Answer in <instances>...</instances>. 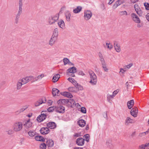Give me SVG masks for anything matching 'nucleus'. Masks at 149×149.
Wrapping results in <instances>:
<instances>
[{"label":"nucleus","mask_w":149,"mask_h":149,"mask_svg":"<svg viewBox=\"0 0 149 149\" xmlns=\"http://www.w3.org/2000/svg\"><path fill=\"white\" fill-rule=\"evenodd\" d=\"M56 111L58 113H61L65 112V107L61 105L57 107H55Z\"/></svg>","instance_id":"obj_7"},{"label":"nucleus","mask_w":149,"mask_h":149,"mask_svg":"<svg viewBox=\"0 0 149 149\" xmlns=\"http://www.w3.org/2000/svg\"><path fill=\"white\" fill-rule=\"evenodd\" d=\"M66 8V7L65 6H63L60 9V12H62V11H63L64 10H65Z\"/></svg>","instance_id":"obj_59"},{"label":"nucleus","mask_w":149,"mask_h":149,"mask_svg":"<svg viewBox=\"0 0 149 149\" xmlns=\"http://www.w3.org/2000/svg\"><path fill=\"white\" fill-rule=\"evenodd\" d=\"M106 45L107 46V47L108 48L110 49H112L113 47V46L112 44L110 43L106 42Z\"/></svg>","instance_id":"obj_45"},{"label":"nucleus","mask_w":149,"mask_h":149,"mask_svg":"<svg viewBox=\"0 0 149 149\" xmlns=\"http://www.w3.org/2000/svg\"><path fill=\"white\" fill-rule=\"evenodd\" d=\"M113 46L115 50L117 52H119L120 51V46L118 44L117 42L116 41H113Z\"/></svg>","instance_id":"obj_12"},{"label":"nucleus","mask_w":149,"mask_h":149,"mask_svg":"<svg viewBox=\"0 0 149 149\" xmlns=\"http://www.w3.org/2000/svg\"><path fill=\"white\" fill-rule=\"evenodd\" d=\"M98 55H99V58H103V55H102V54L100 52H99V53Z\"/></svg>","instance_id":"obj_63"},{"label":"nucleus","mask_w":149,"mask_h":149,"mask_svg":"<svg viewBox=\"0 0 149 149\" xmlns=\"http://www.w3.org/2000/svg\"><path fill=\"white\" fill-rule=\"evenodd\" d=\"M118 90L115 91L113 92V95H114V96H115L118 93Z\"/></svg>","instance_id":"obj_62"},{"label":"nucleus","mask_w":149,"mask_h":149,"mask_svg":"<svg viewBox=\"0 0 149 149\" xmlns=\"http://www.w3.org/2000/svg\"><path fill=\"white\" fill-rule=\"evenodd\" d=\"M102 68L106 72H107L108 71V69L107 68V66H106V63L102 64Z\"/></svg>","instance_id":"obj_52"},{"label":"nucleus","mask_w":149,"mask_h":149,"mask_svg":"<svg viewBox=\"0 0 149 149\" xmlns=\"http://www.w3.org/2000/svg\"><path fill=\"white\" fill-rule=\"evenodd\" d=\"M32 124L31 122H30V120L29 119L25 122L24 125L26 129H28L31 126Z\"/></svg>","instance_id":"obj_21"},{"label":"nucleus","mask_w":149,"mask_h":149,"mask_svg":"<svg viewBox=\"0 0 149 149\" xmlns=\"http://www.w3.org/2000/svg\"><path fill=\"white\" fill-rule=\"evenodd\" d=\"M65 15L66 20L68 22H69L70 21L71 16L70 12L68 11H66L65 13Z\"/></svg>","instance_id":"obj_24"},{"label":"nucleus","mask_w":149,"mask_h":149,"mask_svg":"<svg viewBox=\"0 0 149 149\" xmlns=\"http://www.w3.org/2000/svg\"><path fill=\"white\" fill-rule=\"evenodd\" d=\"M46 102L45 97L39 99L38 101L35 103V105L36 107H37L42 104V103H45Z\"/></svg>","instance_id":"obj_5"},{"label":"nucleus","mask_w":149,"mask_h":149,"mask_svg":"<svg viewBox=\"0 0 149 149\" xmlns=\"http://www.w3.org/2000/svg\"><path fill=\"white\" fill-rule=\"evenodd\" d=\"M146 17L147 20L149 22V13H148L146 15Z\"/></svg>","instance_id":"obj_64"},{"label":"nucleus","mask_w":149,"mask_h":149,"mask_svg":"<svg viewBox=\"0 0 149 149\" xmlns=\"http://www.w3.org/2000/svg\"><path fill=\"white\" fill-rule=\"evenodd\" d=\"M58 30L57 28H56L54 29L53 35L58 36Z\"/></svg>","instance_id":"obj_48"},{"label":"nucleus","mask_w":149,"mask_h":149,"mask_svg":"<svg viewBox=\"0 0 149 149\" xmlns=\"http://www.w3.org/2000/svg\"><path fill=\"white\" fill-rule=\"evenodd\" d=\"M133 123V120L129 117H127L125 121V124L126 125H128L130 123Z\"/></svg>","instance_id":"obj_29"},{"label":"nucleus","mask_w":149,"mask_h":149,"mask_svg":"<svg viewBox=\"0 0 149 149\" xmlns=\"http://www.w3.org/2000/svg\"><path fill=\"white\" fill-rule=\"evenodd\" d=\"M69 60L67 58H64L63 59V62H64V65H66L69 62Z\"/></svg>","instance_id":"obj_47"},{"label":"nucleus","mask_w":149,"mask_h":149,"mask_svg":"<svg viewBox=\"0 0 149 149\" xmlns=\"http://www.w3.org/2000/svg\"><path fill=\"white\" fill-rule=\"evenodd\" d=\"M92 15V13L90 11L87 10L85 11L84 13V19L86 20H88L90 19Z\"/></svg>","instance_id":"obj_6"},{"label":"nucleus","mask_w":149,"mask_h":149,"mask_svg":"<svg viewBox=\"0 0 149 149\" xmlns=\"http://www.w3.org/2000/svg\"><path fill=\"white\" fill-rule=\"evenodd\" d=\"M15 131L13 129H10L6 131V132H7V134L9 135H11L14 134Z\"/></svg>","instance_id":"obj_37"},{"label":"nucleus","mask_w":149,"mask_h":149,"mask_svg":"<svg viewBox=\"0 0 149 149\" xmlns=\"http://www.w3.org/2000/svg\"><path fill=\"white\" fill-rule=\"evenodd\" d=\"M136 4L134 6V9L137 14L140 16H142L143 15V12L138 5Z\"/></svg>","instance_id":"obj_9"},{"label":"nucleus","mask_w":149,"mask_h":149,"mask_svg":"<svg viewBox=\"0 0 149 149\" xmlns=\"http://www.w3.org/2000/svg\"><path fill=\"white\" fill-rule=\"evenodd\" d=\"M47 126L48 128H49L51 129H54L56 128V124L54 122H51L48 123L47 124Z\"/></svg>","instance_id":"obj_14"},{"label":"nucleus","mask_w":149,"mask_h":149,"mask_svg":"<svg viewBox=\"0 0 149 149\" xmlns=\"http://www.w3.org/2000/svg\"><path fill=\"white\" fill-rule=\"evenodd\" d=\"M56 41L54 40H53L52 38H50L49 41V44L50 45H53L55 42Z\"/></svg>","instance_id":"obj_41"},{"label":"nucleus","mask_w":149,"mask_h":149,"mask_svg":"<svg viewBox=\"0 0 149 149\" xmlns=\"http://www.w3.org/2000/svg\"><path fill=\"white\" fill-rule=\"evenodd\" d=\"M61 95L64 96L68 98H71L73 97V95L70 93L68 92H63L61 93Z\"/></svg>","instance_id":"obj_19"},{"label":"nucleus","mask_w":149,"mask_h":149,"mask_svg":"<svg viewBox=\"0 0 149 149\" xmlns=\"http://www.w3.org/2000/svg\"><path fill=\"white\" fill-rule=\"evenodd\" d=\"M35 139L36 140L38 141H45V139L41 136H36L35 137Z\"/></svg>","instance_id":"obj_27"},{"label":"nucleus","mask_w":149,"mask_h":149,"mask_svg":"<svg viewBox=\"0 0 149 149\" xmlns=\"http://www.w3.org/2000/svg\"><path fill=\"white\" fill-rule=\"evenodd\" d=\"M131 17L133 21L135 23H140L141 21L137 15L135 13H132L131 15Z\"/></svg>","instance_id":"obj_4"},{"label":"nucleus","mask_w":149,"mask_h":149,"mask_svg":"<svg viewBox=\"0 0 149 149\" xmlns=\"http://www.w3.org/2000/svg\"><path fill=\"white\" fill-rule=\"evenodd\" d=\"M134 102L133 100L128 101L127 104L128 108L129 109H131L134 106Z\"/></svg>","instance_id":"obj_22"},{"label":"nucleus","mask_w":149,"mask_h":149,"mask_svg":"<svg viewBox=\"0 0 149 149\" xmlns=\"http://www.w3.org/2000/svg\"><path fill=\"white\" fill-rule=\"evenodd\" d=\"M79 125L81 127H84L86 125V121L83 119H81L77 121Z\"/></svg>","instance_id":"obj_16"},{"label":"nucleus","mask_w":149,"mask_h":149,"mask_svg":"<svg viewBox=\"0 0 149 149\" xmlns=\"http://www.w3.org/2000/svg\"><path fill=\"white\" fill-rule=\"evenodd\" d=\"M148 132H146V131L145 132H142L141 133L139 134V135L141 136L142 135H146V134H148Z\"/></svg>","instance_id":"obj_58"},{"label":"nucleus","mask_w":149,"mask_h":149,"mask_svg":"<svg viewBox=\"0 0 149 149\" xmlns=\"http://www.w3.org/2000/svg\"><path fill=\"white\" fill-rule=\"evenodd\" d=\"M67 73H68L69 75V73H74L77 72V69L74 67H71L68 69Z\"/></svg>","instance_id":"obj_18"},{"label":"nucleus","mask_w":149,"mask_h":149,"mask_svg":"<svg viewBox=\"0 0 149 149\" xmlns=\"http://www.w3.org/2000/svg\"><path fill=\"white\" fill-rule=\"evenodd\" d=\"M75 88H78V89L79 90H82L83 89V88L82 86L80 84H78L77 83L75 85Z\"/></svg>","instance_id":"obj_35"},{"label":"nucleus","mask_w":149,"mask_h":149,"mask_svg":"<svg viewBox=\"0 0 149 149\" xmlns=\"http://www.w3.org/2000/svg\"><path fill=\"white\" fill-rule=\"evenodd\" d=\"M144 5L146 10H149V3H148L145 2L144 3Z\"/></svg>","instance_id":"obj_50"},{"label":"nucleus","mask_w":149,"mask_h":149,"mask_svg":"<svg viewBox=\"0 0 149 149\" xmlns=\"http://www.w3.org/2000/svg\"><path fill=\"white\" fill-rule=\"evenodd\" d=\"M89 73L91 79L89 83L93 85H96L97 81V77L96 74L92 70L90 71Z\"/></svg>","instance_id":"obj_1"},{"label":"nucleus","mask_w":149,"mask_h":149,"mask_svg":"<svg viewBox=\"0 0 149 149\" xmlns=\"http://www.w3.org/2000/svg\"><path fill=\"white\" fill-rule=\"evenodd\" d=\"M23 5H19L18 10L17 14L21 15L22 12V7Z\"/></svg>","instance_id":"obj_34"},{"label":"nucleus","mask_w":149,"mask_h":149,"mask_svg":"<svg viewBox=\"0 0 149 149\" xmlns=\"http://www.w3.org/2000/svg\"><path fill=\"white\" fill-rule=\"evenodd\" d=\"M85 139L83 138L80 137L77 139L76 141V144L79 146H82L84 143Z\"/></svg>","instance_id":"obj_10"},{"label":"nucleus","mask_w":149,"mask_h":149,"mask_svg":"<svg viewBox=\"0 0 149 149\" xmlns=\"http://www.w3.org/2000/svg\"><path fill=\"white\" fill-rule=\"evenodd\" d=\"M59 92V90L56 88H54L52 89V94L54 96L58 95Z\"/></svg>","instance_id":"obj_30"},{"label":"nucleus","mask_w":149,"mask_h":149,"mask_svg":"<svg viewBox=\"0 0 149 149\" xmlns=\"http://www.w3.org/2000/svg\"><path fill=\"white\" fill-rule=\"evenodd\" d=\"M68 79L69 81L72 83L73 84H76V83H77L76 81H75V80L73 78H69Z\"/></svg>","instance_id":"obj_46"},{"label":"nucleus","mask_w":149,"mask_h":149,"mask_svg":"<svg viewBox=\"0 0 149 149\" xmlns=\"http://www.w3.org/2000/svg\"><path fill=\"white\" fill-rule=\"evenodd\" d=\"M76 89L75 87H70L68 88V90L70 92H74Z\"/></svg>","instance_id":"obj_39"},{"label":"nucleus","mask_w":149,"mask_h":149,"mask_svg":"<svg viewBox=\"0 0 149 149\" xmlns=\"http://www.w3.org/2000/svg\"><path fill=\"white\" fill-rule=\"evenodd\" d=\"M40 131L42 134H46L49 132L50 130L47 127H43L40 129Z\"/></svg>","instance_id":"obj_8"},{"label":"nucleus","mask_w":149,"mask_h":149,"mask_svg":"<svg viewBox=\"0 0 149 149\" xmlns=\"http://www.w3.org/2000/svg\"><path fill=\"white\" fill-rule=\"evenodd\" d=\"M138 113V110L137 108L136 107L133 108L130 111L131 115L134 117L137 116Z\"/></svg>","instance_id":"obj_13"},{"label":"nucleus","mask_w":149,"mask_h":149,"mask_svg":"<svg viewBox=\"0 0 149 149\" xmlns=\"http://www.w3.org/2000/svg\"><path fill=\"white\" fill-rule=\"evenodd\" d=\"M28 134L29 136L33 137L36 134V133L35 131H29L28 132Z\"/></svg>","instance_id":"obj_38"},{"label":"nucleus","mask_w":149,"mask_h":149,"mask_svg":"<svg viewBox=\"0 0 149 149\" xmlns=\"http://www.w3.org/2000/svg\"><path fill=\"white\" fill-rule=\"evenodd\" d=\"M46 114H41L37 117V120L38 122H41L45 120L46 118Z\"/></svg>","instance_id":"obj_11"},{"label":"nucleus","mask_w":149,"mask_h":149,"mask_svg":"<svg viewBox=\"0 0 149 149\" xmlns=\"http://www.w3.org/2000/svg\"><path fill=\"white\" fill-rule=\"evenodd\" d=\"M60 77V75L59 74H57L54 76L53 77V80H54L53 82H56Z\"/></svg>","instance_id":"obj_32"},{"label":"nucleus","mask_w":149,"mask_h":149,"mask_svg":"<svg viewBox=\"0 0 149 149\" xmlns=\"http://www.w3.org/2000/svg\"><path fill=\"white\" fill-rule=\"evenodd\" d=\"M68 100H66V99H62L59 100L58 102H57L58 104L61 103L62 104H67V102Z\"/></svg>","instance_id":"obj_31"},{"label":"nucleus","mask_w":149,"mask_h":149,"mask_svg":"<svg viewBox=\"0 0 149 149\" xmlns=\"http://www.w3.org/2000/svg\"><path fill=\"white\" fill-rule=\"evenodd\" d=\"M57 37H58L57 36H56V35H52V36L51 38H52V39H53V40L54 39L56 41L57 38Z\"/></svg>","instance_id":"obj_54"},{"label":"nucleus","mask_w":149,"mask_h":149,"mask_svg":"<svg viewBox=\"0 0 149 149\" xmlns=\"http://www.w3.org/2000/svg\"><path fill=\"white\" fill-rule=\"evenodd\" d=\"M132 65L133 64L132 63H130L129 64L125 66V67L128 69H129L132 66Z\"/></svg>","instance_id":"obj_60"},{"label":"nucleus","mask_w":149,"mask_h":149,"mask_svg":"<svg viewBox=\"0 0 149 149\" xmlns=\"http://www.w3.org/2000/svg\"><path fill=\"white\" fill-rule=\"evenodd\" d=\"M21 15L17 14L15 16V23L16 24H17L19 22V19Z\"/></svg>","instance_id":"obj_33"},{"label":"nucleus","mask_w":149,"mask_h":149,"mask_svg":"<svg viewBox=\"0 0 149 149\" xmlns=\"http://www.w3.org/2000/svg\"><path fill=\"white\" fill-rule=\"evenodd\" d=\"M27 108V107L25 106L23 108L21 109L19 111H17V112H19L18 113L23 112Z\"/></svg>","instance_id":"obj_49"},{"label":"nucleus","mask_w":149,"mask_h":149,"mask_svg":"<svg viewBox=\"0 0 149 149\" xmlns=\"http://www.w3.org/2000/svg\"><path fill=\"white\" fill-rule=\"evenodd\" d=\"M59 14H56L55 15L50 17L48 20V22L49 25L54 24L59 19Z\"/></svg>","instance_id":"obj_3"},{"label":"nucleus","mask_w":149,"mask_h":149,"mask_svg":"<svg viewBox=\"0 0 149 149\" xmlns=\"http://www.w3.org/2000/svg\"><path fill=\"white\" fill-rule=\"evenodd\" d=\"M44 77V75L43 74H41L40 75H39L37 77V79H36V80H37L38 79H41L42 77Z\"/></svg>","instance_id":"obj_61"},{"label":"nucleus","mask_w":149,"mask_h":149,"mask_svg":"<svg viewBox=\"0 0 149 149\" xmlns=\"http://www.w3.org/2000/svg\"><path fill=\"white\" fill-rule=\"evenodd\" d=\"M106 144L107 146L109 147L110 149H112L113 147V146L111 143V140L110 139L107 140Z\"/></svg>","instance_id":"obj_23"},{"label":"nucleus","mask_w":149,"mask_h":149,"mask_svg":"<svg viewBox=\"0 0 149 149\" xmlns=\"http://www.w3.org/2000/svg\"><path fill=\"white\" fill-rule=\"evenodd\" d=\"M119 14L121 16L127 15V13L125 10L120 11L119 12Z\"/></svg>","instance_id":"obj_40"},{"label":"nucleus","mask_w":149,"mask_h":149,"mask_svg":"<svg viewBox=\"0 0 149 149\" xmlns=\"http://www.w3.org/2000/svg\"><path fill=\"white\" fill-rule=\"evenodd\" d=\"M22 127L23 124L22 122H15L13 125V130L16 132L20 131Z\"/></svg>","instance_id":"obj_2"},{"label":"nucleus","mask_w":149,"mask_h":149,"mask_svg":"<svg viewBox=\"0 0 149 149\" xmlns=\"http://www.w3.org/2000/svg\"><path fill=\"white\" fill-rule=\"evenodd\" d=\"M57 24L59 27L63 29H65V23L62 19H60L58 22Z\"/></svg>","instance_id":"obj_15"},{"label":"nucleus","mask_w":149,"mask_h":149,"mask_svg":"<svg viewBox=\"0 0 149 149\" xmlns=\"http://www.w3.org/2000/svg\"><path fill=\"white\" fill-rule=\"evenodd\" d=\"M66 100H68V101L67 102V104L69 103L70 104V106L72 107H74V105L75 102L73 99H67Z\"/></svg>","instance_id":"obj_26"},{"label":"nucleus","mask_w":149,"mask_h":149,"mask_svg":"<svg viewBox=\"0 0 149 149\" xmlns=\"http://www.w3.org/2000/svg\"><path fill=\"white\" fill-rule=\"evenodd\" d=\"M82 9V7L80 6H78L77 8L73 10V12L74 13H77L81 11Z\"/></svg>","instance_id":"obj_28"},{"label":"nucleus","mask_w":149,"mask_h":149,"mask_svg":"<svg viewBox=\"0 0 149 149\" xmlns=\"http://www.w3.org/2000/svg\"><path fill=\"white\" fill-rule=\"evenodd\" d=\"M84 137L86 139V140L87 142L89 141V139H90L89 135L88 134H86L84 136Z\"/></svg>","instance_id":"obj_44"},{"label":"nucleus","mask_w":149,"mask_h":149,"mask_svg":"<svg viewBox=\"0 0 149 149\" xmlns=\"http://www.w3.org/2000/svg\"><path fill=\"white\" fill-rule=\"evenodd\" d=\"M145 148L144 145L142 144L139 146L138 149H145Z\"/></svg>","instance_id":"obj_57"},{"label":"nucleus","mask_w":149,"mask_h":149,"mask_svg":"<svg viewBox=\"0 0 149 149\" xmlns=\"http://www.w3.org/2000/svg\"><path fill=\"white\" fill-rule=\"evenodd\" d=\"M100 60L102 64L105 63L104 60L103 58H100Z\"/></svg>","instance_id":"obj_55"},{"label":"nucleus","mask_w":149,"mask_h":149,"mask_svg":"<svg viewBox=\"0 0 149 149\" xmlns=\"http://www.w3.org/2000/svg\"><path fill=\"white\" fill-rule=\"evenodd\" d=\"M23 84L22 83L19 81L17 83V89L19 90L21 88L22 86V85Z\"/></svg>","instance_id":"obj_36"},{"label":"nucleus","mask_w":149,"mask_h":149,"mask_svg":"<svg viewBox=\"0 0 149 149\" xmlns=\"http://www.w3.org/2000/svg\"><path fill=\"white\" fill-rule=\"evenodd\" d=\"M114 97L113 95H110L108 94L107 95V98L108 100H110L111 98H113Z\"/></svg>","instance_id":"obj_51"},{"label":"nucleus","mask_w":149,"mask_h":149,"mask_svg":"<svg viewBox=\"0 0 149 149\" xmlns=\"http://www.w3.org/2000/svg\"><path fill=\"white\" fill-rule=\"evenodd\" d=\"M29 77H26L25 78H23L21 80H20L19 81H20L23 84H25L28 82H29L30 80L29 79Z\"/></svg>","instance_id":"obj_25"},{"label":"nucleus","mask_w":149,"mask_h":149,"mask_svg":"<svg viewBox=\"0 0 149 149\" xmlns=\"http://www.w3.org/2000/svg\"><path fill=\"white\" fill-rule=\"evenodd\" d=\"M81 111L83 113H86V109L85 107H82L81 108Z\"/></svg>","instance_id":"obj_53"},{"label":"nucleus","mask_w":149,"mask_h":149,"mask_svg":"<svg viewBox=\"0 0 149 149\" xmlns=\"http://www.w3.org/2000/svg\"><path fill=\"white\" fill-rule=\"evenodd\" d=\"M46 144V145H47L48 147H52L54 145L53 141L52 139H47Z\"/></svg>","instance_id":"obj_20"},{"label":"nucleus","mask_w":149,"mask_h":149,"mask_svg":"<svg viewBox=\"0 0 149 149\" xmlns=\"http://www.w3.org/2000/svg\"><path fill=\"white\" fill-rule=\"evenodd\" d=\"M123 2L122 0H118L116 1L115 4L113 6V8L115 9L118 6L122 4Z\"/></svg>","instance_id":"obj_17"},{"label":"nucleus","mask_w":149,"mask_h":149,"mask_svg":"<svg viewBox=\"0 0 149 149\" xmlns=\"http://www.w3.org/2000/svg\"><path fill=\"white\" fill-rule=\"evenodd\" d=\"M78 74L79 75H81L82 76H84L85 74L81 71H79L78 72Z\"/></svg>","instance_id":"obj_56"},{"label":"nucleus","mask_w":149,"mask_h":149,"mask_svg":"<svg viewBox=\"0 0 149 149\" xmlns=\"http://www.w3.org/2000/svg\"><path fill=\"white\" fill-rule=\"evenodd\" d=\"M46 144L45 143H43L41 144L40 146V149H46Z\"/></svg>","instance_id":"obj_42"},{"label":"nucleus","mask_w":149,"mask_h":149,"mask_svg":"<svg viewBox=\"0 0 149 149\" xmlns=\"http://www.w3.org/2000/svg\"><path fill=\"white\" fill-rule=\"evenodd\" d=\"M55 109V107H49L47 109L48 111L49 112H51L53 111Z\"/></svg>","instance_id":"obj_43"}]
</instances>
